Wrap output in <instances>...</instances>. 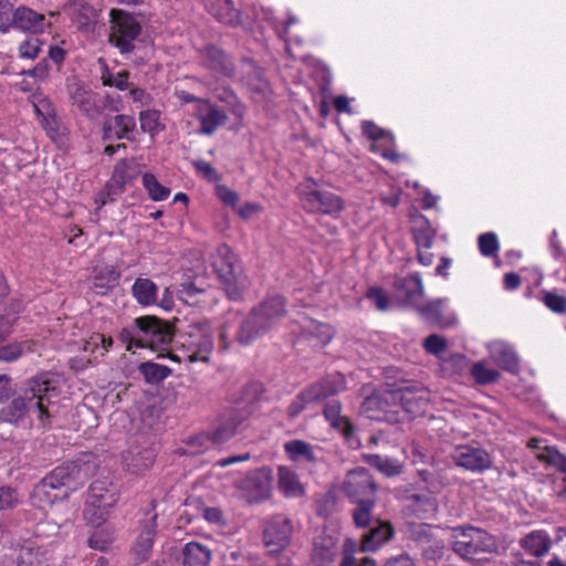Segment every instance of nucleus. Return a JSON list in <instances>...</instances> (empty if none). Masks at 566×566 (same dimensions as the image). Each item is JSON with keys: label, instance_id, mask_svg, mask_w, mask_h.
Masks as SVG:
<instances>
[{"label": "nucleus", "instance_id": "1", "mask_svg": "<svg viewBox=\"0 0 566 566\" xmlns=\"http://www.w3.org/2000/svg\"><path fill=\"white\" fill-rule=\"evenodd\" d=\"M11 378L0 375V408L2 418L8 423H18L29 412H35L39 421L45 426L51 415L49 406L53 398L59 396L55 381L48 374L34 376L25 381L19 394L9 401L12 396L10 387Z\"/></svg>", "mask_w": 566, "mask_h": 566}, {"label": "nucleus", "instance_id": "2", "mask_svg": "<svg viewBox=\"0 0 566 566\" xmlns=\"http://www.w3.org/2000/svg\"><path fill=\"white\" fill-rule=\"evenodd\" d=\"M90 475L91 467L87 463H63L34 485L32 497L42 505H52L82 488Z\"/></svg>", "mask_w": 566, "mask_h": 566}, {"label": "nucleus", "instance_id": "3", "mask_svg": "<svg viewBox=\"0 0 566 566\" xmlns=\"http://www.w3.org/2000/svg\"><path fill=\"white\" fill-rule=\"evenodd\" d=\"M142 31V22L135 14L123 9H111L108 42L120 54L126 55L135 51Z\"/></svg>", "mask_w": 566, "mask_h": 566}, {"label": "nucleus", "instance_id": "4", "mask_svg": "<svg viewBox=\"0 0 566 566\" xmlns=\"http://www.w3.org/2000/svg\"><path fill=\"white\" fill-rule=\"evenodd\" d=\"M67 92L72 106L90 120L98 119L105 111H119L118 102L112 95L102 97L76 78L69 80Z\"/></svg>", "mask_w": 566, "mask_h": 566}, {"label": "nucleus", "instance_id": "5", "mask_svg": "<svg viewBox=\"0 0 566 566\" xmlns=\"http://www.w3.org/2000/svg\"><path fill=\"white\" fill-rule=\"evenodd\" d=\"M451 547L461 558L478 560L480 554L497 549L496 539L482 528L459 526L452 528Z\"/></svg>", "mask_w": 566, "mask_h": 566}, {"label": "nucleus", "instance_id": "6", "mask_svg": "<svg viewBox=\"0 0 566 566\" xmlns=\"http://www.w3.org/2000/svg\"><path fill=\"white\" fill-rule=\"evenodd\" d=\"M118 488L111 481L96 480L88 490V494L83 511L84 518L87 523L99 526L109 513V510L118 501Z\"/></svg>", "mask_w": 566, "mask_h": 566}, {"label": "nucleus", "instance_id": "7", "mask_svg": "<svg viewBox=\"0 0 566 566\" xmlns=\"http://www.w3.org/2000/svg\"><path fill=\"white\" fill-rule=\"evenodd\" d=\"M181 346L189 352L186 359L193 361H209V354L213 348L212 331L206 321L192 322L178 329Z\"/></svg>", "mask_w": 566, "mask_h": 566}, {"label": "nucleus", "instance_id": "8", "mask_svg": "<svg viewBox=\"0 0 566 566\" xmlns=\"http://www.w3.org/2000/svg\"><path fill=\"white\" fill-rule=\"evenodd\" d=\"M303 207L311 213L338 216L344 209L343 199L334 192L318 188L313 179L301 184L297 188Z\"/></svg>", "mask_w": 566, "mask_h": 566}, {"label": "nucleus", "instance_id": "9", "mask_svg": "<svg viewBox=\"0 0 566 566\" xmlns=\"http://www.w3.org/2000/svg\"><path fill=\"white\" fill-rule=\"evenodd\" d=\"M135 323L139 326L143 348L165 350L176 334V329L170 322L155 316L138 317Z\"/></svg>", "mask_w": 566, "mask_h": 566}, {"label": "nucleus", "instance_id": "10", "mask_svg": "<svg viewBox=\"0 0 566 566\" xmlns=\"http://www.w3.org/2000/svg\"><path fill=\"white\" fill-rule=\"evenodd\" d=\"M342 490L350 502L377 497V484L370 472L363 467L347 472L342 483Z\"/></svg>", "mask_w": 566, "mask_h": 566}, {"label": "nucleus", "instance_id": "11", "mask_svg": "<svg viewBox=\"0 0 566 566\" xmlns=\"http://www.w3.org/2000/svg\"><path fill=\"white\" fill-rule=\"evenodd\" d=\"M292 534V521L284 514L272 515L264 523L263 541L271 553L284 549L290 544Z\"/></svg>", "mask_w": 566, "mask_h": 566}, {"label": "nucleus", "instance_id": "12", "mask_svg": "<svg viewBox=\"0 0 566 566\" xmlns=\"http://www.w3.org/2000/svg\"><path fill=\"white\" fill-rule=\"evenodd\" d=\"M285 314V301L281 296H274L264 301L254 310L250 317V337L268 331L271 325Z\"/></svg>", "mask_w": 566, "mask_h": 566}, {"label": "nucleus", "instance_id": "13", "mask_svg": "<svg viewBox=\"0 0 566 566\" xmlns=\"http://www.w3.org/2000/svg\"><path fill=\"white\" fill-rule=\"evenodd\" d=\"M451 458L455 465L471 472H483L493 463L492 457L486 450L470 444L455 447Z\"/></svg>", "mask_w": 566, "mask_h": 566}, {"label": "nucleus", "instance_id": "14", "mask_svg": "<svg viewBox=\"0 0 566 566\" xmlns=\"http://www.w3.org/2000/svg\"><path fill=\"white\" fill-rule=\"evenodd\" d=\"M136 129L135 118L130 115L118 114L115 116H105L102 128V139H127L134 140V132Z\"/></svg>", "mask_w": 566, "mask_h": 566}, {"label": "nucleus", "instance_id": "15", "mask_svg": "<svg viewBox=\"0 0 566 566\" xmlns=\"http://www.w3.org/2000/svg\"><path fill=\"white\" fill-rule=\"evenodd\" d=\"M396 297L405 305L417 307L424 295V286L418 273L397 277L392 283Z\"/></svg>", "mask_w": 566, "mask_h": 566}, {"label": "nucleus", "instance_id": "16", "mask_svg": "<svg viewBox=\"0 0 566 566\" xmlns=\"http://www.w3.org/2000/svg\"><path fill=\"white\" fill-rule=\"evenodd\" d=\"M416 310L424 321L441 328L450 327L457 322L455 315L448 311L447 298H436L424 305L418 304Z\"/></svg>", "mask_w": 566, "mask_h": 566}, {"label": "nucleus", "instance_id": "17", "mask_svg": "<svg viewBox=\"0 0 566 566\" xmlns=\"http://www.w3.org/2000/svg\"><path fill=\"white\" fill-rule=\"evenodd\" d=\"M335 329L327 323H321L312 318H303L300 324L298 337L308 342L314 347H324L331 343Z\"/></svg>", "mask_w": 566, "mask_h": 566}, {"label": "nucleus", "instance_id": "18", "mask_svg": "<svg viewBox=\"0 0 566 566\" xmlns=\"http://www.w3.org/2000/svg\"><path fill=\"white\" fill-rule=\"evenodd\" d=\"M156 509V500L150 501V509L147 512L149 515L148 518H145L140 522V532L137 537V541L134 546L135 553L139 556L142 560L147 559L154 544V538L157 532V513Z\"/></svg>", "mask_w": 566, "mask_h": 566}, {"label": "nucleus", "instance_id": "19", "mask_svg": "<svg viewBox=\"0 0 566 566\" xmlns=\"http://www.w3.org/2000/svg\"><path fill=\"white\" fill-rule=\"evenodd\" d=\"M195 116L199 119L200 132L205 135H211L227 120L224 112L208 101H198V105L195 107Z\"/></svg>", "mask_w": 566, "mask_h": 566}, {"label": "nucleus", "instance_id": "20", "mask_svg": "<svg viewBox=\"0 0 566 566\" xmlns=\"http://www.w3.org/2000/svg\"><path fill=\"white\" fill-rule=\"evenodd\" d=\"M200 63L224 76H231L233 74L234 67L232 61L228 57L223 50L209 45L199 51Z\"/></svg>", "mask_w": 566, "mask_h": 566}, {"label": "nucleus", "instance_id": "21", "mask_svg": "<svg viewBox=\"0 0 566 566\" xmlns=\"http://www.w3.org/2000/svg\"><path fill=\"white\" fill-rule=\"evenodd\" d=\"M489 356L494 364L509 373L518 370V357L514 348L503 340H492L486 346Z\"/></svg>", "mask_w": 566, "mask_h": 566}, {"label": "nucleus", "instance_id": "22", "mask_svg": "<svg viewBox=\"0 0 566 566\" xmlns=\"http://www.w3.org/2000/svg\"><path fill=\"white\" fill-rule=\"evenodd\" d=\"M49 551L39 537L25 539L19 551L18 566H44L49 560Z\"/></svg>", "mask_w": 566, "mask_h": 566}, {"label": "nucleus", "instance_id": "23", "mask_svg": "<svg viewBox=\"0 0 566 566\" xmlns=\"http://www.w3.org/2000/svg\"><path fill=\"white\" fill-rule=\"evenodd\" d=\"M272 473L269 468L255 470L250 475V504L260 503L271 497Z\"/></svg>", "mask_w": 566, "mask_h": 566}, {"label": "nucleus", "instance_id": "24", "mask_svg": "<svg viewBox=\"0 0 566 566\" xmlns=\"http://www.w3.org/2000/svg\"><path fill=\"white\" fill-rule=\"evenodd\" d=\"M337 555V544L334 537L322 535L314 542L312 562L315 566H331Z\"/></svg>", "mask_w": 566, "mask_h": 566}, {"label": "nucleus", "instance_id": "25", "mask_svg": "<svg viewBox=\"0 0 566 566\" xmlns=\"http://www.w3.org/2000/svg\"><path fill=\"white\" fill-rule=\"evenodd\" d=\"M277 488L289 499L302 497L305 494V488L301 483L298 475L286 467L279 468Z\"/></svg>", "mask_w": 566, "mask_h": 566}, {"label": "nucleus", "instance_id": "26", "mask_svg": "<svg viewBox=\"0 0 566 566\" xmlns=\"http://www.w3.org/2000/svg\"><path fill=\"white\" fill-rule=\"evenodd\" d=\"M44 20L43 14L25 7H19L13 13L12 27L36 33L43 31Z\"/></svg>", "mask_w": 566, "mask_h": 566}, {"label": "nucleus", "instance_id": "27", "mask_svg": "<svg viewBox=\"0 0 566 566\" xmlns=\"http://www.w3.org/2000/svg\"><path fill=\"white\" fill-rule=\"evenodd\" d=\"M520 545L528 555L542 557L549 552L552 539L545 531H533L520 539Z\"/></svg>", "mask_w": 566, "mask_h": 566}, {"label": "nucleus", "instance_id": "28", "mask_svg": "<svg viewBox=\"0 0 566 566\" xmlns=\"http://www.w3.org/2000/svg\"><path fill=\"white\" fill-rule=\"evenodd\" d=\"M377 525L371 527L367 534L364 535L361 541V549L364 552H375L382 544L388 542L394 530L390 523L388 522H376Z\"/></svg>", "mask_w": 566, "mask_h": 566}, {"label": "nucleus", "instance_id": "29", "mask_svg": "<svg viewBox=\"0 0 566 566\" xmlns=\"http://www.w3.org/2000/svg\"><path fill=\"white\" fill-rule=\"evenodd\" d=\"M340 403L332 400L325 405L324 416L332 427L338 429L350 441L354 437V427L347 417L340 415Z\"/></svg>", "mask_w": 566, "mask_h": 566}, {"label": "nucleus", "instance_id": "30", "mask_svg": "<svg viewBox=\"0 0 566 566\" xmlns=\"http://www.w3.org/2000/svg\"><path fill=\"white\" fill-rule=\"evenodd\" d=\"M344 387L345 381L343 376L333 375L313 384L306 389L310 392V395L313 396V400L318 401L339 392L340 390L344 389Z\"/></svg>", "mask_w": 566, "mask_h": 566}, {"label": "nucleus", "instance_id": "31", "mask_svg": "<svg viewBox=\"0 0 566 566\" xmlns=\"http://www.w3.org/2000/svg\"><path fill=\"white\" fill-rule=\"evenodd\" d=\"M211 552L208 547L197 542H189L182 548L184 566H208Z\"/></svg>", "mask_w": 566, "mask_h": 566}, {"label": "nucleus", "instance_id": "32", "mask_svg": "<svg viewBox=\"0 0 566 566\" xmlns=\"http://www.w3.org/2000/svg\"><path fill=\"white\" fill-rule=\"evenodd\" d=\"M364 461L387 478L397 476L402 473L403 464L394 458L380 454H365Z\"/></svg>", "mask_w": 566, "mask_h": 566}, {"label": "nucleus", "instance_id": "33", "mask_svg": "<svg viewBox=\"0 0 566 566\" xmlns=\"http://www.w3.org/2000/svg\"><path fill=\"white\" fill-rule=\"evenodd\" d=\"M157 285L149 279L138 277L132 286L133 296L143 305H153L157 301Z\"/></svg>", "mask_w": 566, "mask_h": 566}, {"label": "nucleus", "instance_id": "34", "mask_svg": "<svg viewBox=\"0 0 566 566\" xmlns=\"http://www.w3.org/2000/svg\"><path fill=\"white\" fill-rule=\"evenodd\" d=\"M353 503L356 506L352 511V516L357 527H367L370 526L373 522H378L374 514L376 497L365 499Z\"/></svg>", "mask_w": 566, "mask_h": 566}, {"label": "nucleus", "instance_id": "35", "mask_svg": "<svg viewBox=\"0 0 566 566\" xmlns=\"http://www.w3.org/2000/svg\"><path fill=\"white\" fill-rule=\"evenodd\" d=\"M284 450L290 460L294 462L306 461L315 462L316 454L314 447L306 441L294 439L290 440L284 444Z\"/></svg>", "mask_w": 566, "mask_h": 566}, {"label": "nucleus", "instance_id": "36", "mask_svg": "<svg viewBox=\"0 0 566 566\" xmlns=\"http://www.w3.org/2000/svg\"><path fill=\"white\" fill-rule=\"evenodd\" d=\"M408 501V507L419 518H427L437 511L436 500L428 493L411 494Z\"/></svg>", "mask_w": 566, "mask_h": 566}, {"label": "nucleus", "instance_id": "37", "mask_svg": "<svg viewBox=\"0 0 566 566\" xmlns=\"http://www.w3.org/2000/svg\"><path fill=\"white\" fill-rule=\"evenodd\" d=\"M412 234L417 249H431L436 231L424 217H418L413 221Z\"/></svg>", "mask_w": 566, "mask_h": 566}, {"label": "nucleus", "instance_id": "38", "mask_svg": "<svg viewBox=\"0 0 566 566\" xmlns=\"http://www.w3.org/2000/svg\"><path fill=\"white\" fill-rule=\"evenodd\" d=\"M138 371L143 375L146 382L157 385L170 375L171 369L165 365L145 361L138 366Z\"/></svg>", "mask_w": 566, "mask_h": 566}, {"label": "nucleus", "instance_id": "39", "mask_svg": "<svg viewBox=\"0 0 566 566\" xmlns=\"http://www.w3.org/2000/svg\"><path fill=\"white\" fill-rule=\"evenodd\" d=\"M211 13L226 24H235L239 20V11L233 7L231 0H217L211 6Z\"/></svg>", "mask_w": 566, "mask_h": 566}, {"label": "nucleus", "instance_id": "40", "mask_svg": "<svg viewBox=\"0 0 566 566\" xmlns=\"http://www.w3.org/2000/svg\"><path fill=\"white\" fill-rule=\"evenodd\" d=\"M99 62H103V72L101 76L103 85L116 87L119 91H126L130 88L132 84L128 81L129 73L127 71H122L114 75L111 73L103 59H99Z\"/></svg>", "mask_w": 566, "mask_h": 566}, {"label": "nucleus", "instance_id": "41", "mask_svg": "<svg viewBox=\"0 0 566 566\" xmlns=\"http://www.w3.org/2000/svg\"><path fill=\"white\" fill-rule=\"evenodd\" d=\"M154 463V453L150 450L138 451L136 454L130 453V457L126 458V465L128 471L138 474L149 469Z\"/></svg>", "mask_w": 566, "mask_h": 566}, {"label": "nucleus", "instance_id": "42", "mask_svg": "<svg viewBox=\"0 0 566 566\" xmlns=\"http://www.w3.org/2000/svg\"><path fill=\"white\" fill-rule=\"evenodd\" d=\"M143 186L147 190L149 197L154 201H161L169 197L170 189L163 186L154 174L146 172L143 175Z\"/></svg>", "mask_w": 566, "mask_h": 566}, {"label": "nucleus", "instance_id": "43", "mask_svg": "<svg viewBox=\"0 0 566 566\" xmlns=\"http://www.w3.org/2000/svg\"><path fill=\"white\" fill-rule=\"evenodd\" d=\"M471 375L479 385H489L500 378V373L489 368L485 361H476L471 367Z\"/></svg>", "mask_w": 566, "mask_h": 566}, {"label": "nucleus", "instance_id": "44", "mask_svg": "<svg viewBox=\"0 0 566 566\" xmlns=\"http://www.w3.org/2000/svg\"><path fill=\"white\" fill-rule=\"evenodd\" d=\"M537 459L566 474V455L560 453L555 447H545L538 453Z\"/></svg>", "mask_w": 566, "mask_h": 566}, {"label": "nucleus", "instance_id": "45", "mask_svg": "<svg viewBox=\"0 0 566 566\" xmlns=\"http://www.w3.org/2000/svg\"><path fill=\"white\" fill-rule=\"evenodd\" d=\"M186 443L187 449L184 451V453L191 455L201 454L207 450L214 448L211 442L210 432H201L190 437Z\"/></svg>", "mask_w": 566, "mask_h": 566}, {"label": "nucleus", "instance_id": "46", "mask_svg": "<svg viewBox=\"0 0 566 566\" xmlns=\"http://www.w3.org/2000/svg\"><path fill=\"white\" fill-rule=\"evenodd\" d=\"M216 192L218 198L227 206L232 207L238 211L241 218L245 219L248 218V205H244L241 208H237V205L239 202V195L230 189L227 186L219 185L216 187Z\"/></svg>", "mask_w": 566, "mask_h": 566}, {"label": "nucleus", "instance_id": "47", "mask_svg": "<svg viewBox=\"0 0 566 566\" xmlns=\"http://www.w3.org/2000/svg\"><path fill=\"white\" fill-rule=\"evenodd\" d=\"M448 342L444 337L438 334H431L423 340L424 350L433 356L440 357L446 352Z\"/></svg>", "mask_w": 566, "mask_h": 566}, {"label": "nucleus", "instance_id": "48", "mask_svg": "<svg viewBox=\"0 0 566 566\" xmlns=\"http://www.w3.org/2000/svg\"><path fill=\"white\" fill-rule=\"evenodd\" d=\"M140 128L144 133L155 134L159 123V112L147 109L139 113Z\"/></svg>", "mask_w": 566, "mask_h": 566}, {"label": "nucleus", "instance_id": "49", "mask_svg": "<svg viewBox=\"0 0 566 566\" xmlns=\"http://www.w3.org/2000/svg\"><path fill=\"white\" fill-rule=\"evenodd\" d=\"M132 179V176L128 174V165L125 160H120L116 164L112 180L109 185H114V188L117 190H123L124 186Z\"/></svg>", "mask_w": 566, "mask_h": 566}, {"label": "nucleus", "instance_id": "50", "mask_svg": "<svg viewBox=\"0 0 566 566\" xmlns=\"http://www.w3.org/2000/svg\"><path fill=\"white\" fill-rule=\"evenodd\" d=\"M479 250L484 256H492L499 250L497 237L493 232L483 233L479 237Z\"/></svg>", "mask_w": 566, "mask_h": 566}, {"label": "nucleus", "instance_id": "51", "mask_svg": "<svg viewBox=\"0 0 566 566\" xmlns=\"http://www.w3.org/2000/svg\"><path fill=\"white\" fill-rule=\"evenodd\" d=\"M392 398L395 400H399L401 406L405 408L408 412H413L417 407H420L422 398L421 397H415L413 394L408 390H399L392 395Z\"/></svg>", "mask_w": 566, "mask_h": 566}, {"label": "nucleus", "instance_id": "52", "mask_svg": "<svg viewBox=\"0 0 566 566\" xmlns=\"http://www.w3.org/2000/svg\"><path fill=\"white\" fill-rule=\"evenodd\" d=\"M119 339L126 344L127 350H132L134 346L143 348L139 326L136 323L134 328H123L119 333Z\"/></svg>", "mask_w": 566, "mask_h": 566}, {"label": "nucleus", "instance_id": "53", "mask_svg": "<svg viewBox=\"0 0 566 566\" xmlns=\"http://www.w3.org/2000/svg\"><path fill=\"white\" fill-rule=\"evenodd\" d=\"M311 402H314L313 396L310 395L307 389H304L291 401L287 412L291 417H296Z\"/></svg>", "mask_w": 566, "mask_h": 566}, {"label": "nucleus", "instance_id": "54", "mask_svg": "<svg viewBox=\"0 0 566 566\" xmlns=\"http://www.w3.org/2000/svg\"><path fill=\"white\" fill-rule=\"evenodd\" d=\"M543 303L554 313L562 314L566 311V297L563 295L545 292Z\"/></svg>", "mask_w": 566, "mask_h": 566}, {"label": "nucleus", "instance_id": "55", "mask_svg": "<svg viewBox=\"0 0 566 566\" xmlns=\"http://www.w3.org/2000/svg\"><path fill=\"white\" fill-rule=\"evenodd\" d=\"M235 433V426L233 424H222L218 427L213 432H210V438L213 447H219L229 439H231Z\"/></svg>", "mask_w": 566, "mask_h": 566}, {"label": "nucleus", "instance_id": "56", "mask_svg": "<svg viewBox=\"0 0 566 566\" xmlns=\"http://www.w3.org/2000/svg\"><path fill=\"white\" fill-rule=\"evenodd\" d=\"M367 297L375 304L379 311H387L389 308V300L386 292L377 286L370 287L367 292Z\"/></svg>", "mask_w": 566, "mask_h": 566}, {"label": "nucleus", "instance_id": "57", "mask_svg": "<svg viewBox=\"0 0 566 566\" xmlns=\"http://www.w3.org/2000/svg\"><path fill=\"white\" fill-rule=\"evenodd\" d=\"M112 543V536L105 531H95L88 538V546L97 551H105Z\"/></svg>", "mask_w": 566, "mask_h": 566}, {"label": "nucleus", "instance_id": "58", "mask_svg": "<svg viewBox=\"0 0 566 566\" xmlns=\"http://www.w3.org/2000/svg\"><path fill=\"white\" fill-rule=\"evenodd\" d=\"M40 51L41 43L36 38L29 39L21 43L19 46V53L21 57L24 59H35L39 55Z\"/></svg>", "mask_w": 566, "mask_h": 566}, {"label": "nucleus", "instance_id": "59", "mask_svg": "<svg viewBox=\"0 0 566 566\" xmlns=\"http://www.w3.org/2000/svg\"><path fill=\"white\" fill-rule=\"evenodd\" d=\"M13 6L7 0H0V30L7 31L12 25Z\"/></svg>", "mask_w": 566, "mask_h": 566}, {"label": "nucleus", "instance_id": "60", "mask_svg": "<svg viewBox=\"0 0 566 566\" xmlns=\"http://www.w3.org/2000/svg\"><path fill=\"white\" fill-rule=\"evenodd\" d=\"M18 503V495L10 486L0 488V511L13 507Z\"/></svg>", "mask_w": 566, "mask_h": 566}, {"label": "nucleus", "instance_id": "61", "mask_svg": "<svg viewBox=\"0 0 566 566\" xmlns=\"http://www.w3.org/2000/svg\"><path fill=\"white\" fill-rule=\"evenodd\" d=\"M193 166L196 170L208 181H218L220 179V175L218 171L212 167L211 164L205 161V160H197L193 163Z\"/></svg>", "mask_w": 566, "mask_h": 566}, {"label": "nucleus", "instance_id": "62", "mask_svg": "<svg viewBox=\"0 0 566 566\" xmlns=\"http://www.w3.org/2000/svg\"><path fill=\"white\" fill-rule=\"evenodd\" d=\"M252 77L256 80V83L253 85V91L265 94L269 91V83L264 77L262 70L259 67H253L252 71L250 70V81Z\"/></svg>", "mask_w": 566, "mask_h": 566}, {"label": "nucleus", "instance_id": "63", "mask_svg": "<svg viewBox=\"0 0 566 566\" xmlns=\"http://www.w3.org/2000/svg\"><path fill=\"white\" fill-rule=\"evenodd\" d=\"M22 354L21 345L10 344L0 347V360L12 361L18 359Z\"/></svg>", "mask_w": 566, "mask_h": 566}, {"label": "nucleus", "instance_id": "64", "mask_svg": "<svg viewBox=\"0 0 566 566\" xmlns=\"http://www.w3.org/2000/svg\"><path fill=\"white\" fill-rule=\"evenodd\" d=\"M99 274L104 275L106 289H112L118 284L120 273L114 266L105 268L99 272Z\"/></svg>", "mask_w": 566, "mask_h": 566}]
</instances>
